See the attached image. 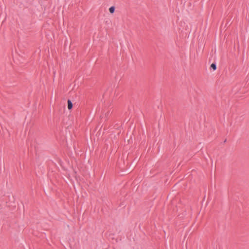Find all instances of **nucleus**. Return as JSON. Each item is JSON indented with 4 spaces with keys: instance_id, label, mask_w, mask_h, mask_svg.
Listing matches in <instances>:
<instances>
[{
    "instance_id": "obj_4",
    "label": "nucleus",
    "mask_w": 249,
    "mask_h": 249,
    "mask_svg": "<svg viewBox=\"0 0 249 249\" xmlns=\"http://www.w3.org/2000/svg\"><path fill=\"white\" fill-rule=\"evenodd\" d=\"M110 110H108L107 112H106V113H105V117H106V118H107V117L109 116V114H110Z\"/></svg>"
},
{
    "instance_id": "obj_2",
    "label": "nucleus",
    "mask_w": 249,
    "mask_h": 249,
    "mask_svg": "<svg viewBox=\"0 0 249 249\" xmlns=\"http://www.w3.org/2000/svg\"><path fill=\"white\" fill-rule=\"evenodd\" d=\"M115 7L114 6H111L109 8V11L110 13L112 14L115 11Z\"/></svg>"
},
{
    "instance_id": "obj_3",
    "label": "nucleus",
    "mask_w": 249,
    "mask_h": 249,
    "mask_svg": "<svg viewBox=\"0 0 249 249\" xmlns=\"http://www.w3.org/2000/svg\"><path fill=\"white\" fill-rule=\"evenodd\" d=\"M211 68L213 69V71H215L216 69V65L215 63H212L211 65Z\"/></svg>"
},
{
    "instance_id": "obj_1",
    "label": "nucleus",
    "mask_w": 249,
    "mask_h": 249,
    "mask_svg": "<svg viewBox=\"0 0 249 249\" xmlns=\"http://www.w3.org/2000/svg\"><path fill=\"white\" fill-rule=\"evenodd\" d=\"M72 107H73V104H72V102L70 99H68V108L69 110H71L72 109Z\"/></svg>"
},
{
    "instance_id": "obj_5",
    "label": "nucleus",
    "mask_w": 249,
    "mask_h": 249,
    "mask_svg": "<svg viewBox=\"0 0 249 249\" xmlns=\"http://www.w3.org/2000/svg\"><path fill=\"white\" fill-rule=\"evenodd\" d=\"M76 202H78V197L77 198H76Z\"/></svg>"
}]
</instances>
